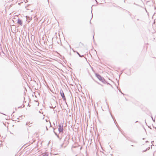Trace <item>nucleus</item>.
<instances>
[{
	"label": "nucleus",
	"mask_w": 156,
	"mask_h": 156,
	"mask_svg": "<svg viewBox=\"0 0 156 156\" xmlns=\"http://www.w3.org/2000/svg\"><path fill=\"white\" fill-rule=\"evenodd\" d=\"M92 17H93V14H92Z\"/></svg>",
	"instance_id": "2eb2a0df"
},
{
	"label": "nucleus",
	"mask_w": 156,
	"mask_h": 156,
	"mask_svg": "<svg viewBox=\"0 0 156 156\" xmlns=\"http://www.w3.org/2000/svg\"><path fill=\"white\" fill-rule=\"evenodd\" d=\"M145 10H146V11H147V10H146V9H145Z\"/></svg>",
	"instance_id": "5701e85b"
},
{
	"label": "nucleus",
	"mask_w": 156,
	"mask_h": 156,
	"mask_svg": "<svg viewBox=\"0 0 156 156\" xmlns=\"http://www.w3.org/2000/svg\"><path fill=\"white\" fill-rule=\"evenodd\" d=\"M77 54L79 55V56L80 57H83V55H81L79 53H78V52H77Z\"/></svg>",
	"instance_id": "0eeeda50"
},
{
	"label": "nucleus",
	"mask_w": 156,
	"mask_h": 156,
	"mask_svg": "<svg viewBox=\"0 0 156 156\" xmlns=\"http://www.w3.org/2000/svg\"><path fill=\"white\" fill-rule=\"evenodd\" d=\"M96 1L98 3V2H97V1L96 0Z\"/></svg>",
	"instance_id": "a211bd4d"
},
{
	"label": "nucleus",
	"mask_w": 156,
	"mask_h": 156,
	"mask_svg": "<svg viewBox=\"0 0 156 156\" xmlns=\"http://www.w3.org/2000/svg\"><path fill=\"white\" fill-rule=\"evenodd\" d=\"M53 129H54H54H55V128H53ZM53 132H54V133H55V134L56 135V136H58V134H57V133H56L55 132V131H54V130Z\"/></svg>",
	"instance_id": "6e6552de"
},
{
	"label": "nucleus",
	"mask_w": 156,
	"mask_h": 156,
	"mask_svg": "<svg viewBox=\"0 0 156 156\" xmlns=\"http://www.w3.org/2000/svg\"><path fill=\"white\" fill-rule=\"evenodd\" d=\"M58 130L59 133H60L62 132H63V125L62 123V125L61 124H60L58 125Z\"/></svg>",
	"instance_id": "7ed1b4c3"
},
{
	"label": "nucleus",
	"mask_w": 156,
	"mask_h": 156,
	"mask_svg": "<svg viewBox=\"0 0 156 156\" xmlns=\"http://www.w3.org/2000/svg\"><path fill=\"white\" fill-rule=\"evenodd\" d=\"M49 0H48V1Z\"/></svg>",
	"instance_id": "393cba45"
},
{
	"label": "nucleus",
	"mask_w": 156,
	"mask_h": 156,
	"mask_svg": "<svg viewBox=\"0 0 156 156\" xmlns=\"http://www.w3.org/2000/svg\"><path fill=\"white\" fill-rule=\"evenodd\" d=\"M56 102L55 101H53L51 102V105L50 106V108H54L56 107Z\"/></svg>",
	"instance_id": "f03ea898"
},
{
	"label": "nucleus",
	"mask_w": 156,
	"mask_h": 156,
	"mask_svg": "<svg viewBox=\"0 0 156 156\" xmlns=\"http://www.w3.org/2000/svg\"><path fill=\"white\" fill-rule=\"evenodd\" d=\"M148 142V141H146V143H147V142Z\"/></svg>",
	"instance_id": "4468645a"
},
{
	"label": "nucleus",
	"mask_w": 156,
	"mask_h": 156,
	"mask_svg": "<svg viewBox=\"0 0 156 156\" xmlns=\"http://www.w3.org/2000/svg\"><path fill=\"white\" fill-rule=\"evenodd\" d=\"M111 116H112V118H113L112 115H111Z\"/></svg>",
	"instance_id": "412c9836"
},
{
	"label": "nucleus",
	"mask_w": 156,
	"mask_h": 156,
	"mask_svg": "<svg viewBox=\"0 0 156 156\" xmlns=\"http://www.w3.org/2000/svg\"><path fill=\"white\" fill-rule=\"evenodd\" d=\"M46 128L47 130H48V128H47V126H46Z\"/></svg>",
	"instance_id": "f8f14e48"
},
{
	"label": "nucleus",
	"mask_w": 156,
	"mask_h": 156,
	"mask_svg": "<svg viewBox=\"0 0 156 156\" xmlns=\"http://www.w3.org/2000/svg\"><path fill=\"white\" fill-rule=\"evenodd\" d=\"M147 149L146 150H145V151H143V152H145V151H147Z\"/></svg>",
	"instance_id": "ddd939ff"
},
{
	"label": "nucleus",
	"mask_w": 156,
	"mask_h": 156,
	"mask_svg": "<svg viewBox=\"0 0 156 156\" xmlns=\"http://www.w3.org/2000/svg\"><path fill=\"white\" fill-rule=\"evenodd\" d=\"M111 116H112V118H113L112 115H111Z\"/></svg>",
	"instance_id": "4be33fe9"
},
{
	"label": "nucleus",
	"mask_w": 156,
	"mask_h": 156,
	"mask_svg": "<svg viewBox=\"0 0 156 156\" xmlns=\"http://www.w3.org/2000/svg\"><path fill=\"white\" fill-rule=\"evenodd\" d=\"M144 139H145V138H143V140H144Z\"/></svg>",
	"instance_id": "dca6fc26"
},
{
	"label": "nucleus",
	"mask_w": 156,
	"mask_h": 156,
	"mask_svg": "<svg viewBox=\"0 0 156 156\" xmlns=\"http://www.w3.org/2000/svg\"><path fill=\"white\" fill-rule=\"evenodd\" d=\"M96 76L100 81L102 80L103 77H102L99 74L97 73L95 74Z\"/></svg>",
	"instance_id": "20e7f679"
},
{
	"label": "nucleus",
	"mask_w": 156,
	"mask_h": 156,
	"mask_svg": "<svg viewBox=\"0 0 156 156\" xmlns=\"http://www.w3.org/2000/svg\"><path fill=\"white\" fill-rule=\"evenodd\" d=\"M93 38H94V36L93 37Z\"/></svg>",
	"instance_id": "b1692460"
},
{
	"label": "nucleus",
	"mask_w": 156,
	"mask_h": 156,
	"mask_svg": "<svg viewBox=\"0 0 156 156\" xmlns=\"http://www.w3.org/2000/svg\"><path fill=\"white\" fill-rule=\"evenodd\" d=\"M42 156H48V154L46 153H45Z\"/></svg>",
	"instance_id": "1a4fd4ad"
},
{
	"label": "nucleus",
	"mask_w": 156,
	"mask_h": 156,
	"mask_svg": "<svg viewBox=\"0 0 156 156\" xmlns=\"http://www.w3.org/2000/svg\"><path fill=\"white\" fill-rule=\"evenodd\" d=\"M17 23L18 24L20 25L21 26H22L23 25V22L22 20L20 19H18V21Z\"/></svg>",
	"instance_id": "39448f33"
},
{
	"label": "nucleus",
	"mask_w": 156,
	"mask_h": 156,
	"mask_svg": "<svg viewBox=\"0 0 156 156\" xmlns=\"http://www.w3.org/2000/svg\"><path fill=\"white\" fill-rule=\"evenodd\" d=\"M131 146H133V145H131Z\"/></svg>",
	"instance_id": "f3484780"
},
{
	"label": "nucleus",
	"mask_w": 156,
	"mask_h": 156,
	"mask_svg": "<svg viewBox=\"0 0 156 156\" xmlns=\"http://www.w3.org/2000/svg\"><path fill=\"white\" fill-rule=\"evenodd\" d=\"M138 122V121H136V122Z\"/></svg>",
	"instance_id": "6ab92c4d"
},
{
	"label": "nucleus",
	"mask_w": 156,
	"mask_h": 156,
	"mask_svg": "<svg viewBox=\"0 0 156 156\" xmlns=\"http://www.w3.org/2000/svg\"><path fill=\"white\" fill-rule=\"evenodd\" d=\"M111 116H112V118H113L112 115H111Z\"/></svg>",
	"instance_id": "aec40b11"
},
{
	"label": "nucleus",
	"mask_w": 156,
	"mask_h": 156,
	"mask_svg": "<svg viewBox=\"0 0 156 156\" xmlns=\"http://www.w3.org/2000/svg\"><path fill=\"white\" fill-rule=\"evenodd\" d=\"M49 124H50V127H51V122H49Z\"/></svg>",
	"instance_id": "9b49d317"
},
{
	"label": "nucleus",
	"mask_w": 156,
	"mask_h": 156,
	"mask_svg": "<svg viewBox=\"0 0 156 156\" xmlns=\"http://www.w3.org/2000/svg\"><path fill=\"white\" fill-rule=\"evenodd\" d=\"M101 81L104 83H106V81L103 78L102 79V80H101Z\"/></svg>",
	"instance_id": "423d86ee"
},
{
	"label": "nucleus",
	"mask_w": 156,
	"mask_h": 156,
	"mask_svg": "<svg viewBox=\"0 0 156 156\" xmlns=\"http://www.w3.org/2000/svg\"><path fill=\"white\" fill-rule=\"evenodd\" d=\"M151 118L153 120V121L154 122H155V118L154 119L153 118V117H151Z\"/></svg>",
	"instance_id": "9d476101"
},
{
	"label": "nucleus",
	"mask_w": 156,
	"mask_h": 156,
	"mask_svg": "<svg viewBox=\"0 0 156 156\" xmlns=\"http://www.w3.org/2000/svg\"><path fill=\"white\" fill-rule=\"evenodd\" d=\"M60 93L63 99V100L64 101H66V98L65 96L63 91L62 89H61L60 90Z\"/></svg>",
	"instance_id": "f257e3e1"
}]
</instances>
